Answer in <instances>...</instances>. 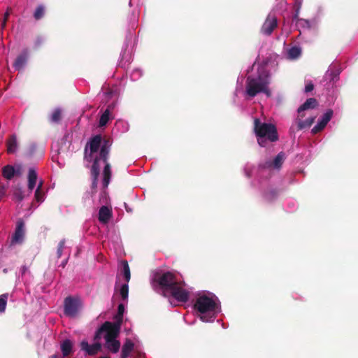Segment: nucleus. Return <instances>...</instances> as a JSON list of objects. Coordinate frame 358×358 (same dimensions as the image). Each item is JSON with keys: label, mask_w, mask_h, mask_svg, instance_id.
Here are the masks:
<instances>
[{"label": "nucleus", "mask_w": 358, "mask_h": 358, "mask_svg": "<svg viewBox=\"0 0 358 358\" xmlns=\"http://www.w3.org/2000/svg\"><path fill=\"white\" fill-rule=\"evenodd\" d=\"M5 194V188L3 185H0V200Z\"/></svg>", "instance_id": "ea45409f"}, {"label": "nucleus", "mask_w": 358, "mask_h": 358, "mask_svg": "<svg viewBox=\"0 0 358 358\" xmlns=\"http://www.w3.org/2000/svg\"><path fill=\"white\" fill-rule=\"evenodd\" d=\"M134 348V343L130 339H126V341L122 345L121 357L120 358H128L129 354L133 351Z\"/></svg>", "instance_id": "412c9836"}, {"label": "nucleus", "mask_w": 358, "mask_h": 358, "mask_svg": "<svg viewBox=\"0 0 358 358\" xmlns=\"http://www.w3.org/2000/svg\"><path fill=\"white\" fill-rule=\"evenodd\" d=\"M318 103L316 99L309 98L298 108L299 116L303 117L305 116L303 111L308 109H313L317 106Z\"/></svg>", "instance_id": "4468645a"}, {"label": "nucleus", "mask_w": 358, "mask_h": 358, "mask_svg": "<svg viewBox=\"0 0 358 358\" xmlns=\"http://www.w3.org/2000/svg\"><path fill=\"white\" fill-rule=\"evenodd\" d=\"M34 198L38 203H41L44 200V192L43 190L36 189L34 194Z\"/></svg>", "instance_id": "473e14b6"}, {"label": "nucleus", "mask_w": 358, "mask_h": 358, "mask_svg": "<svg viewBox=\"0 0 358 358\" xmlns=\"http://www.w3.org/2000/svg\"><path fill=\"white\" fill-rule=\"evenodd\" d=\"M291 129L294 130V129H294V126H292V127H291Z\"/></svg>", "instance_id": "49530a36"}, {"label": "nucleus", "mask_w": 358, "mask_h": 358, "mask_svg": "<svg viewBox=\"0 0 358 358\" xmlns=\"http://www.w3.org/2000/svg\"><path fill=\"white\" fill-rule=\"evenodd\" d=\"M9 294L8 293L0 295V313H4L6 308Z\"/></svg>", "instance_id": "c756f323"}, {"label": "nucleus", "mask_w": 358, "mask_h": 358, "mask_svg": "<svg viewBox=\"0 0 358 358\" xmlns=\"http://www.w3.org/2000/svg\"><path fill=\"white\" fill-rule=\"evenodd\" d=\"M120 293L122 300H127L129 294V285L127 282L122 285Z\"/></svg>", "instance_id": "7c9ffc66"}, {"label": "nucleus", "mask_w": 358, "mask_h": 358, "mask_svg": "<svg viewBox=\"0 0 358 358\" xmlns=\"http://www.w3.org/2000/svg\"><path fill=\"white\" fill-rule=\"evenodd\" d=\"M112 217V210L107 206H103L99 211V220L103 224L108 222Z\"/></svg>", "instance_id": "aec40b11"}, {"label": "nucleus", "mask_w": 358, "mask_h": 358, "mask_svg": "<svg viewBox=\"0 0 358 358\" xmlns=\"http://www.w3.org/2000/svg\"><path fill=\"white\" fill-rule=\"evenodd\" d=\"M29 57L28 49H24L22 52L17 57L14 63L13 67L17 71H20L27 64Z\"/></svg>", "instance_id": "ddd939ff"}, {"label": "nucleus", "mask_w": 358, "mask_h": 358, "mask_svg": "<svg viewBox=\"0 0 358 358\" xmlns=\"http://www.w3.org/2000/svg\"><path fill=\"white\" fill-rule=\"evenodd\" d=\"M122 271L125 281L128 283L131 278V272L128 262L126 260L122 262Z\"/></svg>", "instance_id": "bb28decb"}, {"label": "nucleus", "mask_w": 358, "mask_h": 358, "mask_svg": "<svg viewBox=\"0 0 358 358\" xmlns=\"http://www.w3.org/2000/svg\"><path fill=\"white\" fill-rule=\"evenodd\" d=\"M43 43V39L40 37H38L35 41V46L39 47Z\"/></svg>", "instance_id": "58836bf2"}, {"label": "nucleus", "mask_w": 358, "mask_h": 358, "mask_svg": "<svg viewBox=\"0 0 358 358\" xmlns=\"http://www.w3.org/2000/svg\"><path fill=\"white\" fill-rule=\"evenodd\" d=\"M73 343L69 339L64 340L61 343V350L64 357H68L72 352Z\"/></svg>", "instance_id": "5701e85b"}, {"label": "nucleus", "mask_w": 358, "mask_h": 358, "mask_svg": "<svg viewBox=\"0 0 358 358\" xmlns=\"http://www.w3.org/2000/svg\"><path fill=\"white\" fill-rule=\"evenodd\" d=\"M333 115V110L329 109L322 116V119L314 126L312 129L311 132L314 134L321 131L330 121Z\"/></svg>", "instance_id": "f8f14e48"}, {"label": "nucleus", "mask_w": 358, "mask_h": 358, "mask_svg": "<svg viewBox=\"0 0 358 358\" xmlns=\"http://www.w3.org/2000/svg\"><path fill=\"white\" fill-rule=\"evenodd\" d=\"M80 301L71 296H67L64 299V314L69 317H75L79 308Z\"/></svg>", "instance_id": "6e6552de"}, {"label": "nucleus", "mask_w": 358, "mask_h": 358, "mask_svg": "<svg viewBox=\"0 0 358 358\" xmlns=\"http://www.w3.org/2000/svg\"><path fill=\"white\" fill-rule=\"evenodd\" d=\"M270 82L267 76L259 75L257 78L248 76L246 79V93L250 97H255L260 92L270 96L271 92L268 88Z\"/></svg>", "instance_id": "20e7f679"}, {"label": "nucleus", "mask_w": 358, "mask_h": 358, "mask_svg": "<svg viewBox=\"0 0 358 358\" xmlns=\"http://www.w3.org/2000/svg\"><path fill=\"white\" fill-rule=\"evenodd\" d=\"M27 268L26 266H23L22 267V274H24L27 271Z\"/></svg>", "instance_id": "c03bdc74"}, {"label": "nucleus", "mask_w": 358, "mask_h": 358, "mask_svg": "<svg viewBox=\"0 0 358 358\" xmlns=\"http://www.w3.org/2000/svg\"><path fill=\"white\" fill-rule=\"evenodd\" d=\"M10 8H8L7 10L6 11V13H4V17H3V20L1 23V27L3 28H4L6 27V22L8 20V18L10 15Z\"/></svg>", "instance_id": "c9c22d12"}, {"label": "nucleus", "mask_w": 358, "mask_h": 358, "mask_svg": "<svg viewBox=\"0 0 358 358\" xmlns=\"http://www.w3.org/2000/svg\"><path fill=\"white\" fill-rule=\"evenodd\" d=\"M13 195L19 201H22L24 197L23 191L21 188H16L14 191Z\"/></svg>", "instance_id": "72a5a7b5"}, {"label": "nucleus", "mask_w": 358, "mask_h": 358, "mask_svg": "<svg viewBox=\"0 0 358 358\" xmlns=\"http://www.w3.org/2000/svg\"><path fill=\"white\" fill-rule=\"evenodd\" d=\"M193 308L196 315L201 320V296H198Z\"/></svg>", "instance_id": "c85d7f7f"}, {"label": "nucleus", "mask_w": 358, "mask_h": 358, "mask_svg": "<svg viewBox=\"0 0 358 358\" xmlns=\"http://www.w3.org/2000/svg\"><path fill=\"white\" fill-rule=\"evenodd\" d=\"M100 358H109V357H101Z\"/></svg>", "instance_id": "09e8293b"}, {"label": "nucleus", "mask_w": 358, "mask_h": 358, "mask_svg": "<svg viewBox=\"0 0 358 358\" xmlns=\"http://www.w3.org/2000/svg\"><path fill=\"white\" fill-rule=\"evenodd\" d=\"M341 70L336 66H331L327 71L324 76L325 81L329 83L333 87L334 84L338 80Z\"/></svg>", "instance_id": "9d476101"}, {"label": "nucleus", "mask_w": 358, "mask_h": 358, "mask_svg": "<svg viewBox=\"0 0 358 358\" xmlns=\"http://www.w3.org/2000/svg\"><path fill=\"white\" fill-rule=\"evenodd\" d=\"M113 108L114 105L113 103L108 105L106 109L100 117L99 122V126L100 127H105L108 121L113 118L111 113Z\"/></svg>", "instance_id": "dca6fc26"}, {"label": "nucleus", "mask_w": 358, "mask_h": 358, "mask_svg": "<svg viewBox=\"0 0 358 358\" xmlns=\"http://www.w3.org/2000/svg\"><path fill=\"white\" fill-rule=\"evenodd\" d=\"M272 194H273V196H275V193L274 192H272Z\"/></svg>", "instance_id": "de8ad7c7"}, {"label": "nucleus", "mask_w": 358, "mask_h": 358, "mask_svg": "<svg viewBox=\"0 0 358 358\" xmlns=\"http://www.w3.org/2000/svg\"><path fill=\"white\" fill-rule=\"evenodd\" d=\"M120 329L118 327V325H114L113 328L109 330V332L104 335L106 348L113 353L117 352L120 348V342L116 340V338L120 334Z\"/></svg>", "instance_id": "423d86ee"}, {"label": "nucleus", "mask_w": 358, "mask_h": 358, "mask_svg": "<svg viewBox=\"0 0 358 358\" xmlns=\"http://www.w3.org/2000/svg\"><path fill=\"white\" fill-rule=\"evenodd\" d=\"M45 13V6L43 4L38 5L33 14L34 18L36 20H40L42 19Z\"/></svg>", "instance_id": "a878e982"}, {"label": "nucleus", "mask_w": 358, "mask_h": 358, "mask_svg": "<svg viewBox=\"0 0 358 358\" xmlns=\"http://www.w3.org/2000/svg\"><path fill=\"white\" fill-rule=\"evenodd\" d=\"M62 119V110L59 108L55 109L52 115L51 121L53 122H59Z\"/></svg>", "instance_id": "2f4dec72"}, {"label": "nucleus", "mask_w": 358, "mask_h": 358, "mask_svg": "<svg viewBox=\"0 0 358 358\" xmlns=\"http://www.w3.org/2000/svg\"><path fill=\"white\" fill-rule=\"evenodd\" d=\"M113 141L102 138L100 134L92 137L84 149V159L88 162H93L90 173L92 179L98 180L100 173L99 161L104 164L103 170V186L108 187L111 178V166L108 162Z\"/></svg>", "instance_id": "f257e3e1"}, {"label": "nucleus", "mask_w": 358, "mask_h": 358, "mask_svg": "<svg viewBox=\"0 0 358 358\" xmlns=\"http://www.w3.org/2000/svg\"><path fill=\"white\" fill-rule=\"evenodd\" d=\"M7 151L8 153H14L17 149V138L15 135H12L7 141Z\"/></svg>", "instance_id": "393cba45"}, {"label": "nucleus", "mask_w": 358, "mask_h": 358, "mask_svg": "<svg viewBox=\"0 0 358 358\" xmlns=\"http://www.w3.org/2000/svg\"><path fill=\"white\" fill-rule=\"evenodd\" d=\"M64 245H65V239H62V241H59L58 246H57V258H60L62 257V251L64 248Z\"/></svg>", "instance_id": "f704fd0d"}, {"label": "nucleus", "mask_w": 358, "mask_h": 358, "mask_svg": "<svg viewBox=\"0 0 358 358\" xmlns=\"http://www.w3.org/2000/svg\"><path fill=\"white\" fill-rule=\"evenodd\" d=\"M302 117L298 115L297 118L295 120V124L296 126V130H302L303 129L309 128L315 122V117H311L307 118L306 120H302Z\"/></svg>", "instance_id": "6ab92c4d"}, {"label": "nucleus", "mask_w": 358, "mask_h": 358, "mask_svg": "<svg viewBox=\"0 0 358 358\" xmlns=\"http://www.w3.org/2000/svg\"><path fill=\"white\" fill-rule=\"evenodd\" d=\"M124 312V306L122 303L119 304L118 307H117V313L115 316V322H112L113 327L114 325H118V327L120 329L121 324L123 321Z\"/></svg>", "instance_id": "4be33fe9"}, {"label": "nucleus", "mask_w": 358, "mask_h": 358, "mask_svg": "<svg viewBox=\"0 0 358 358\" xmlns=\"http://www.w3.org/2000/svg\"><path fill=\"white\" fill-rule=\"evenodd\" d=\"M113 328L112 322L106 321L95 332L94 336V341L95 342H98L102 337V334H107L109 332V330Z\"/></svg>", "instance_id": "a211bd4d"}, {"label": "nucleus", "mask_w": 358, "mask_h": 358, "mask_svg": "<svg viewBox=\"0 0 358 358\" xmlns=\"http://www.w3.org/2000/svg\"><path fill=\"white\" fill-rule=\"evenodd\" d=\"M254 131L257 136V143L261 147H266L267 142L278 141V134L276 127L271 123L262 122L256 118L254 121Z\"/></svg>", "instance_id": "7ed1b4c3"}, {"label": "nucleus", "mask_w": 358, "mask_h": 358, "mask_svg": "<svg viewBox=\"0 0 358 358\" xmlns=\"http://www.w3.org/2000/svg\"><path fill=\"white\" fill-rule=\"evenodd\" d=\"M43 181L41 180L36 187V189L43 190Z\"/></svg>", "instance_id": "79ce46f5"}, {"label": "nucleus", "mask_w": 358, "mask_h": 358, "mask_svg": "<svg viewBox=\"0 0 358 358\" xmlns=\"http://www.w3.org/2000/svg\"><path fill=\"white\" fill-rule=\"evenodd\" d=\"M36 148V145H31L30 146V148H29V152H30V154H31V155H33V154H34V151H35Z\"/></svg>", "instance_id": "a19ab883"}, {"label": "nucleus", "mask_w": 358, "mask_h": 358, "mask_svg": "<svg viewBox=\"0 0 358 358\" xmlns=\"http://www.w3.org/2000/svg\"><path fill=\"white\" fill-rule=\"evenodd\" d=\"M299 9L298 8L296 10V13L294 14V15L293 16V18L296 20L298 19V17H299Z\"/></svg>", "instance_id": "37998d69"}, {"label": "nucleus", "mask_w": 358, "mask_h": 358, "mask_svg": "<svg viewBox=\"0 0 358 358\" xmlns=\"http://www.w3.org/2000/svg\"><path fill=\"white\" fill-rule=\"evenodd\" d=\"M314 89V85L312 83V82H309L307 83V85L305 87V92H310L313 91Z\"/></svg>", "instance_id": "e433bc0d"}, {"label": "nucleus", "mask_w": 358, "mask_h": 358, "mask_svg": "<svg viewBox=\"0 0 358 358\" xmlns=\"http://www.w3.org/2000/svg\"><path fill=\"white\" fill-rule=\"evenodd\" d=\"M38 175L34 168L31 167L28 170L27 180H28V189L31 193L36 187L37 182Z\"/></svg>", "instance_id": "f3484780"}, {"label": "nucleus", "mask_w": 358, "mask_h": 358, "mask_svg": "<svg viewBox=\"0 0 358 358\" xmlns=\"http://www.w3.org/2000/svg\"><path fill=\"white\" fill-rule=\"evenodd\" d=\"M220 311V303L218 298L214 294H206L203 291V322L214 321Z\"/></svg>", "instance_id": "39448f33"}, {"label": "nucleus", "mask_w": 358, "mask_h": 358, "mask_svg": "<svg viewBox=\"0 0 358 358\" xmlns=\"http://www.w3.org/2000/svg\"><path fill=\"white\" fill-rule=\"evenodd\" d=\"M301 50L297 46L292 47L288 50V56L290 59H296L301 55Z\"/></svg>", "instance_id": "cd10ccee"}, {"label": "nucleus", "mask_w": 358, "mask_h": 358, "mask_svg": "<svg viewBox=\"0 0 358 358\" xmlns=\"http://www.w3.org/2000/svg\"><path fill=\"white\" fill-rule=\"evenodd\" d=\"M278 27V20L275 15L268 14L261 27L262 34L270 36Z\"/></svg>", "instance_id": "1a4fd4ad"}, {"label": "nucleus", "mask_w": 358, "mask_h": 358, "mask_svg": "<svg viewBox=\"0 0 358 358\" xmlns=\"http://www.w3.org/2000/svg\"><path fill=\"white\" fill-rule=\"evenodd\" d=\"M24 235L25 224L22 219H20L16 222L15 232L13 233L10 241V245L21 244L24 240Z\"/></svg>", "instance_id": "0eeeda50"}, {"label": "nucleus", "mask_w": 358, "mask_h": 358, "mask_svg": "<svg viewBox=\"0 0 358 358\" xmlns=\"http://www.w3.org/2000/svg\"><path fill=\"white\" fill-rule=\"evenodd\" d=\"M15 174V170L11 165H6L2 169V176L7 180H11Z\"/></svg>", "instance_id": "b1692460"}, {"label": "nucleus", "mask_w": 358, "mask_h": 358, "mask_svg": "<svg viewBox=\"0 0 358 358\" xmlns=\"http://www.w3.org/2000/svg\"><path fill=\"white\" fill-rule=\"evenodd\" d=\"M97 180H98L92 179V194H94L96 192Z\"/></svg>", "instance_id": "4c0bfd02"}, {"label": "nucleus", "mask_w": 358, "mask_h": 358, "mask_svg": "<svg viewBox=\"0 0 358 358\" xmlns=\"http://www.w3.org/2000/svg\"><path fill=\"white\" fill-rule=\"evenodd\" d=\"M285 159V155L283 152H279L277 156L274 158V159L272 162H266L264 167L265 168H274L279 169Z\"/></svg>", "instance_id": "2eb2a0df"}, {"label": "nucleus", "mask_w": 358, "mask_h": 358, "mask_svg": "<svg viewBox=\"0 0 358 358\" xmlns=\"http://www.w3.org/2000/svg\"><path fill=\"white\" fill-rule=\"evenodd\" d=\"M49 358H58L57 355H51Z\"/></svg>", "instance_id": "a18cd8bd"}, {"label": "nucleus", "mask_w": 358, "mask_h": 358, "mask_svg": "<svg viewBox=\"0 0 358 358\" xmlns=\"http://www.w3.org/2000/svg\"><path fill=\"white\" fill-rule=\"evenodd\" d=\"M81 350L90 356L96 355L101 350V344L96 342L92 345H90L87 341H82L80 343Z\"/></svg>", "instance_id": "9b49d317"}, {"label": "nucleus", "mask_w": 358, "mask_h": 358, "mask_svg": "<svg viewBox=\"0 0 358 358\" xmlns=\"http://www.w3.org/2000/svg\"><path fill=\"white\" fill-rule=\"evenodd\" d=\"M153 282L159 285L165 297L172 296L179 302L185 303L189 299V292L184 289L185 282L177 279L171 272H157L153 277Z\"/></svg>", "instance_id": "f03ea898"}]
</instances>
